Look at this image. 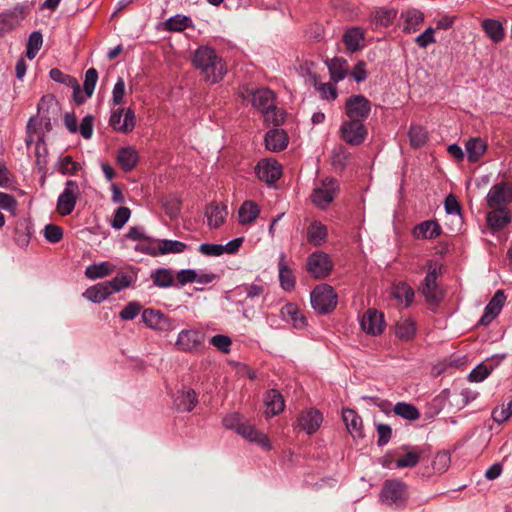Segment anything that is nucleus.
<instances>
[{
    "mask_svg": "<svg viewBox=\"0 0 512 512\" xmlns=\"http://www.w3.org/2000/svg\"><path fill=\"white\" fill-rule=\"evenodd\" d=\"M193 63L201 71L205 80L213 84L221 81L227 72L223 59L208 46H200L195 51Z\"/></svg>",
    "mask_w": 512,
    "mask_h": 512,
    "instance_id": "nucleus-1",
    "label": "nucleus"
},
{
    "mask_svg": "<svg viewBox=\"0 0 512 512\" xmlns=\"http://www.w3.org/2000/svg\"><path fill=\"white\" fill-rule=\"evenodd\" d=\"M380 498L390 507L403 508L408 500L407 485L400 480H387L383 485Z\"/></svg>",
    "mask_w": 512,
    "mask_h": 512,
    "instance_id": "nucleus-2",
    "label": "nucleus"
},
{
    "mask_svg": "<svg viewBox=\"0 0 512 512\" xmlns=\"http://www.w3.org/2000/svg\"><path fill=\"white\" fill-rule=\"evenodd\" d=\"M338 191V181L335 178L327 177L315 186L310 198L317 208L324 210L333 202Z\"/></svg>",
    "mask_w": 512,
    "mask_h": 512,
    "instance_id": "nucleus-3",
    "label": "nucleus"
},
{
    "mask_svg": "<svg viewBox=\"0 0 512 512\" xmlns=\"http://www.w3.org/2000/svg\"><path fill=\"white\" fill-rule=\"evenodd\" d=\"M310 299L312 308L319 314H328L337 305V295L334 289L327 284L314 288Z\"/></svg>",
    "mask_w": 512,
    "mask_h": 512,
    "instance_id": "nucleus-4",
    "label": "nucleus"
},
{
    "mask_svg": "<svg viewBox=\"0 0 512 512\" xmlns=\"http://www.w3.org/2000/svg\"><path fill=\"white\" fill-rule=\"evenodd\" d=\"M341 139L350 146L361 145L367 138L368 130L364 122L346 119L339 129Z\"/></svg>",
    "mask_w": 512,
    "mask_h": 512,
    "instance_id": "nucleus-5",
    "label": "nucleus"
},
{
    "mask_svg": "<svg viewBox=\"0 0 512 512\" xmlns=\"http://www.w3.org/2000/svg\"><path fill=\"white\" fill-rule=\"evenodd\" d=\"M371 101L362 94L351 95L347 98L344 112L347 119L365 122L371 113Z\"/></svg>",
    "mask_w": 512,
    "mask_h": 512,
    "instance_id": "nucleus-6",
    "label": "nucleus"
},
{
    "mask_svg": "<svg viewBox=\"0 0 512 512\" xmlns=\"http://www.w3.org/2000/svg\"><path fill=\"white\" fill-rule=\"evenodd\" d=\"M205 334L197 329H183L179 332L175 343L179 351L194 353L203 349Z\"/></svg>",
    "mask_w": 512,
    "mask_h": 512,
    "instance_id": "nucleus-7",
    "label": "nucleus"
},
{
    "mask_svg": "<svg viewBox=\"0 0 512 512\" xmlns=\"http://www.w3.org/2000/svg\"><path fill=\"white\" fill-rule=\"evenodd\" d=\"M427 266L428 272L422 282L421 292L427 302L438 303L441 297L437 291V278L441 272V269L432 260L428 261Z\"/></svg>",
    "mask_w": 512,
    "mask_h": 512,
    "instance_id": "nucleus-8",
    "label": "nucleus"
},
{
    "mask_svg": "<svg viewBox=\"0 0 512 512\" xmlns=\"http://www.w3.org/2000/svg\"><path fill=\"white\" fill-rule=\"evenodd\" d=\"M79 193L78 183L73 180H67L65 188L57 200V211L60 215L67 216L73 212Z\"/></svg>",
    "mask_w": 512,
    "mask_h": 512,
    "instance_id": "nucleus-9",
    "label": "nucleus"
},
{
    "mask_svg": "<svg viewBox=\"0 0 512 512\" xmlns=\"http://www.w3.org/2000/svg\"><path fill=\"white\" fill-rule=\"evenodd\" d=\"M333 268V263L328 254L323 251H316L307 259V271L314 278H325Z\"/></svg>",
    "mask_w": 512,
    "mask_h": 512,
    "instance_id": "nucleus-10",
    "label": "nucleus"
},
{
    "mask_svg": "<svg viewBox=\"0 0 512 512\" xmlns=\"http://www.w3.org/2000/svg\"><path fill=\"white\" fill-rule=\"evenodd\" d=\"M486 201L490 208L505 207L512 203V185L506 181L494 184L487 194Z\"/></svg>",
    "mask_w": 512,
    "mask_h": 512,
    "instance_id": "nucleus-11",
    "label": "nucleus"
},
{
    "mask_svg": "<svg viewBox=\"0 0 512 512\" xmlns=\"http://www.w3.org/2000/svg\"><path fill=\"white\" fill-rule=\"evenodd\" d=\"M109 125L118 132L129 133L136 125L135 113L131 108L113 110L109 119Z\"/></svg>",
    "mask_w": 512,
    "mask_h": 512,
    "instance_id": "nucleus-12",
    "label": "nucleus"
},
{
    "mask_svg": "<svg viewBox=\"0 0 512 512\" xmlns=\"http://www.w3.org/2000/svg\"><path fill=\"white\" fill-rule=\"evenodd\" d=\"M29 12L30 6L27 3H18L0 13V23L5 29L13 30L21 24Z\"/></svg>",
    "mask_w": 512,
    "mask_h": 512,
    "instance_id": "nucleus-13",
    "label": "nucleus"
},
{
    "mask_svg": "<svg viewBox=\"0 0 512 512\" xmlns=\"http://www.w3.org/2000/svg\"><path fill=\"white\" fill-rule=\"evenodd\" d=\"M360 326L367 334L380 335L385 328L383 313L376 309H368L360 320Z\"/></svg>",
    "mask_w": 512,
    "mask_h": 512,
    "instance_id": "nucleus-14",
    "label": "nucleus"
},
{
    "mask_svg": "<svg viewBox=\"0 0 512 512\" xmlns=\"http://www.w3.org/2000/svg\"><path fill=\"white\" fill-rule=\"evenodd\" d=\"M142 321L150 329L165 332L172 329L171 319L159 310L147 308L142 311Z\"/></svg>",
    "mask_w": 512,
    "mask_h": 512,
    "instance_id": "nucleus-15",
    "label": "nucleus"
},
{
    "mask_svg": "<svg viewBox=\"0 0 512 512\" xmlns=\"http://www.w3.org/2000/svg\"><path fill=\"white\" fill-rule=\"evenodd\" d=\"M323 422L322 413L314 408L302 411L297 419L298 426L308 435L314 434Z\"/></svg>",
    "mask_w": 512,
    "mask_h": 512,
    "instance_id": "nucleus-16",
    "label": "nucleus"
},
{
    "mask_svg": "<svg viewBox=\"0 0 512 512\" xmlns=\"http://www.w3.org/2000/svg\"><path fill=\"white\" fill-rule=\"evenodd\" d=\"M257 177L268 184L275 183L282 174V167L277 161L262 160L256 168Z\"/></svg>",
    "mask_w": 512,
    "mask_h": 512,
    "instance_id": "nucleus-17",
    "label": "nucleus"
},
{
    "mask_svg": "<svg viewBox=\"0 0 512 512\" xmlns=\"http://www.w3.org/2000/svg\"><path fill=\"white\" fill-rule=\"evenodd\" d=\"M506 301V296L503 290H498L488 302L484 309V313L480 318V324L489 325L501 312L503 305Z\"/></svg>",
    "mask_w": 512,
    "mask_h": 512,
    "instance_id": "nucleus-18",
    "label": "nucleus"
},
{
    "mask_svg": "<svg viewBox=\"0 0 512 512\" xmlns=\"http://www.w3.org/2000/svg\"><path fill=\"white\" fill-rule=\"evenodd\" d=\"M342 419L348 432L354 439L364 438L362 418L354 409L343 408Z\"/></svg>",
    "mask_w": 512,
    "mask_h": 512,
    "instance_id": "nucleus-19",
    "label": "nucleus"
},
{
    "mask_svg": "<svg viewBox=\"0 0 512 512\" xmlns=\"http://www.w3.org/2000/svg\"><path fill=\"white\" fill-rule=\"evenodd\" d=\"M511 220V212L506 207H494L487 213V225L493 232L505 228Z\"/></svg>",
    "mask_w": 512,
    "mask_h": 512,
    "instance_id": "nucleus-20",
    "label": "nucleus"
},
{
    "mask_svg": "<svg viewBox=\"0 0 512 512\" xmlns=\"http://www.w3.org/2000/svg\"><path fill=\"white\" fill-rule=\"evenodd\" d=\"M228 211L225 205L215 202L208 204L205 208V217L207 218V225L211 229H217L222 226L227 218Z\"/></svg>",
    "mask_w": 512,
    "mask_h": 512,
    "instance_id": "nucleus-21",
    "label": "nucleus"
},
{
    "mask_svg": "<svg viewBox=\"0 0 512 512\" xmlns=\"http://www.w3.org/2000/svg\"><path fill=\"white\" fill-rule=\"evenodd\" d=\"M275 100L274 92L268 88L257 89L251 94L252 105L262 114L274 107Z\"/></svg>",
    "mask_w": 512,
    "mask_h": 512,
    "instance_id": "nucleus-22",
    "label": "nucleus"
},
{
    "mask_svg": "<svg viewBox=\"0 0 512 512\" xmlns=\"http://www.w3.org/2000/svg\"><path fill=\"white\" fill-rule=\"evenodd\" d=\"M278 272L280 286L282 289L288 292L292 291L296 285V278L294 276L293 270L288 266L286 262V255L284 252H281L279 255Z\"/></svg>",
    "mask_w": 512,
    "mask_h": 512,
    "instance_id": "nucleus-23",
    "label": "nucleus"
},
{
    "mask_svg": "<svg viewBox=\"0 0 512 512\" xmlns=\"http://www.w3.org/2000/svg\"><path fill=\"white\" fill-rule=\"evenodd\" d=\"M442 233V228L438 222L434 220H426L417 224L412 234L414 238L420 239H435Z\"/></svg>",
    "mask_w": 512,
    "mask_h": 512,
    "instance_id": "nucleus-24",
    "label": "nucleus"
},
{
    "mask_svg": "<svg viewBox=\"0 0 512 512\" xmlns=\"http://www.w3.org/2000/svg\"><path fill=\"white\" fill-rule=\"evenodd\" d=\"M237 433L250 442L257 443L266 450L271 449L270 440L267 435L255 429L253 425L246 421L242 424Z\"/></svg>",
    "mask_w": 512,
    "mask_h": 512,
    "instance_id": "nucleus-25",
    "label": "nucleus"
},
{
    "mask_svg": "<svg viewBox=\"0 0 512 512\" xmlns=\"http://www.w3.org/2000/svg\"><path fill=\"white\" fill-rule=\"evenodd\" d=\"M401 19H403V32L414 33L420 29L424 14L416 8H410L401 13Z\"/></svg>",
    "mask_w": 512,
    "mask_h": 512,
    "instance_id": "nucleus-26",
    "label": "nucleus"
},
{
    "mask_svg": "<svg viewBox=\"0 0 512 512\" xmlns=\"http://www.w3.org/2000/svg\"><path fill=\"white\" fill-rule=\"evenodd\" d=\"M280 317L286 322H291L297 329H302L307 324L305 316L301 314L295 303L285 304L280 310Z\"/></svg>",
    "mask_w": 512,
    "mask_h": 512,
    "instance_id": "nucleus-27",
    "label": "nucleus"
},
{
    "mask_svg": "<svg viewBox=\"0 0 512 512\" xmlns=\"http://www.w3.org/2000/svg\"><path fill=\"white\" fill-rule=\"evenodd\" d=\"M266 148L273 152L284 150L288 145V136L283 129L269 130L265 135Z\"/></svg>",
    "mask_w": 512,
    "mask_h": 512,
    "instance_id": "nucleus-28",
    "label": "nucleus"
},
{
    "mask_svg": "<svg viewBox=\"0 0 512 512\" xmlns=\"http://www.w3.org/2000/svg\"><path fill=\"white\" fill-rule=\"evenodd\" d=\"M405 453L396 460V468H413L415 467L424 452V449L418 446H403Z\"/></svg>",
    "mask_w": 512,
    "mask_h": 512,
    "instance_id": "nucleus-29",
    "label": "nucleus"
},
{
    "mask_svg": "<svg viewBox=\"0 0 512 512\" xmlns=\"http://www.w3.org/2000/svg\"><path fill=\"white\" fill-rule=\"evenodd\" d=\"M328 237L327 227L320 221L314 220L307 227L306 238L309 244L318 247L326 242Z\"/></svg>",
    "mask_w": 512,
    "mask_h": 512,
    "instance_id": "nucleus-30",
    "label": "nucleus"
},
{
    "mask_svg": "<svg viewBox=\"0 0 512 512\" xmlns=\"http://www.w3.org/2000/svg\"><path fill=\"white\" fill-rule=\"evenodd\" d=\"M259 205L252 201H244L238 210V221L241 225H249L255 222L260 215Z\"/></svg>",
    "mask_w": 512,
    "mask_h": 512,
    "instance_id": "nucleus-31",
    "label": "nucleus"
},
{
    "mask_svg": "<svg viewBox=\"0 0 512 512\" xmlns=\"http://www.w3.org/2000/svg\"><path fill=\"white\" fill-rule=\"evenodd\" d=\"M330 79L338 83L346 78L349 72V64L344 58L335 57L326 61Z\"/></svg>",
    "mask_w": 512,
    "mask_h": 512,
    "instance_id": "nucleus-32",
    "label": "nucleus"
},
{
    "mask_svg": "<svg viewBox=\"0 0 512 512\" xmlns=\"http://www.w3.org/2000/svg\"><path fill=\"white\" fill-rule=\"evenodd\" d=\"M198 403V395L193 389L182 390L174 396V404L180 411L190 412Z\"/></svg>",
    "mask_w": 512,
    "mask_h": 512,
    "instance_id": "nucleus-33",
    "label": "nucleus"
},
{
    "mask_svg": "<svg viewBox=\"0 0 512 512\" xmlns=\"http://www.w3.org/2000/svg\"><path fill=\"white\" fill-rule=\"evenodd\" d=\"M465 149L468 161L475 163L485 154L487 143L480 137L470 138L465 144Z\"/></svg>",
    "mask_w": 512,
    "mask_h": 512,
    "instance_id": "nucleus-34",
    "label": "nucleus"
},
{
    "mask_svg": "<svg viewBox=\"0 0 512 512\" xmlns=\"http://www.w3.org/2000/svg\"><path fill=\"white\" fill-rule=\"evenodd\" d=\"M265 413L268 416H275L283 411L285 404L282 395L275 389L269 390L265 395Z\"/></svg>",
    "mask_w": 512,
    "mask_h": 512,
    "instance_id": "nucleus-35",
    "label": "nucleus"
},
{
    "mask_svg": "<svg viewBox=\"0 0 512 512\" xmlns=\"http://www.w3.org/2000/svg\"><path fill=\"white\" fill-rule=\"evenodd\" d=\"M138 160V153L136 149L131 146L121 148L117 155V163L126 172L134 169Z\"/></svg>",
    "mask_w": 512,
    "mask_h": 512,
    "instance_id": "nucleus-36",
    "label": "nucleus"
},
{
    "mask_svg": "<svg viewBox=\"0 0 512 512\" xmlns=\"http://www.w3.org/2000/svg\"><path fill=\"white\" fill-rule=\"evenodd\" d=\"M397 16V10L394 8L381 7L371 15V23L375 29L379 27H388Z\"/></svg>",
    "mask_w": 512,
    "mask_h": 512,
    "instance_id": "nucleus-37",
    "label": "nucleus"
},
{
    "mask_svg": "<svg viewBox=\"0 0 512 512\" xmlns=\"http://www.w3.org/2000/svg\"><path fill=\"white\" fill-rule=\"evenodd\" d=\"M481 26L487 37L494 43H499L504 39L505 30L500 21L490 18L484 19Z\"/></svg>",
    "mask_w": 512,
    "mask_h": 512,
    "instance_id": "nucleus-38",
    "label": "nucleus"
},
{
    "mask_svg": "<svg viewBox=\"0 0 512 512\" xmlns=\"http://www.w3.org/2000/svg\"><path fill=\"white\" fill-rule=\"evenodd\" d=\"M115 270V265L109 261L94 263L86 267L85 276L90 280L104 278Z\"/></svg>",
    "mask_w": 512,
    "mask_h": 512,
    "instance_id": "nucleus-39",
    "label": "nucleus"
},
{
    "mask_svg": "<svg viewBox=\"0 0 512 512\" xmlns=\"http://www.w3.org/2000/svg\"><path fill=\"white\" fill-rule=\"evenodd\" d=\"M110 295L111 293L107 288L105 282H100L93 286H90L83 293V297L93 303H101Z\"/></svg>",
    "mask_w": 512,
    "mask_h": 512,
    "instance_id": "nucleus-40",
    "label": "nucleus"
},
{
    "mask_svg": "<svg viewBox=\"0 0 512 512\" xmlns=\"http://www.w3.org/2000/svg\"><path fill=\"white\" fill-rule=\"evenodd\" d=\"M363 40L364 32L358 27L348 29L343 35V42L350 52L358 51L361 48Z\"/></svg>",
    "mask_w": 512,
    "mask_h": 512,
    "instance_id": "nucleus-41",
    "label": "nucleus"
},
{
    "mask_svg": "<svg viewBox=\"0 0 512 512\" xmlns=\"http://www.w3.org/2000/svg\"><path fill=\"white\" fill-rule=\"evenodd\" d=\"M187 245L178 240H157V252L159 255L179 254L186 250Z\"/></svg>",
    "mask_w": 512,
    "mask_h": 512,
    "instance_id": "nucleus-42",
    "label": "nucleus"
},
{
    "mask_svg": "<svg viewBox=\"0 0 512 512\" xmlns=\"http://www.w3.org/2000/svg\"><path fill=\"white\" fill-rule=\"evenodd\" d=\"M151 279L159 288H169L174 285V274L171 269L158 268L151 273Z\"/></svg>",
    "mask_w": 512,
    "mask_h": 512,
    "instance_id": "nucleus-43",
    "label": "nucleus"
},
{
    "mask_svg": "<svg viewBox=\"0 0 512 512\" xmlns=\"http://www.w3.org/2000/svg\"><path fill=\"white\" fill-rule=\"evenodd\" d=\"M393 297L400 303L408 307L414 300L413 289L405 282H400L393 287Z\"/></svg>",
    "mask_w": 512,
    "mask_h": 512,
    "instance_id": "nucleus-44",
    "label": "nucleus"
},
{
    "mask_svg": "<svg viewBox=\"0 0 512 512\" xmlns=\"http://www.w3.org/2000/svg\"><path fill=\"white\" fill-rule=\"evenodd\" d=\"M133 281L134 277L132 275L119 273L113 279L104 282L112 295L113 293L120 292L129 287Z\"/></svg>",
    "mask_w": 512,
    "mask_h": 512,
    "instance_id": "nucleus-45",
    "label": "nucleus"
},
{
    "mask_svg": "<svg viewBox=\"0 0 512 512\" xmlns=\"http://www.w3.org/2000/svg\"><path fill=\"white\" fill-rule=\"evenodd\" d=\"M393 412L402 417L403 419L414 421L420 417V412L417 407L411 403L398 402L393 408Z\"/></svg>",
    "mask_w": 512,
    "mask_h": 512,
    "instance_id": "nucleus-46",
    "label": "nucleus"
},
{
    "mask_svg": "<svg viewBox=\"0 0 512 512\" xmlns=\"http://www.w3.org/2000/svg\"><path fill=\"white\" fill-rule=\"evenodd\" d=\"M410 144L414 148H419L425 145L428 140L427 131L419 125H412L408 132Z\"/></svg>",
    "mask_w": 512,
    "mask_h": 512,
    "instance_id": "nucleus-47",
    "label": "nucleus"
},
{
    "mask_svg": "<svg viewBox=\"0 0 512 512\" xmlns=\"http://www.w3.org/2000/svg\"><path fill=\"white\" fill-rule=\"evenodd\" d=\"M234 293L237 296L245 295L246 299L253 300L262 296L264 287L257 284H242L234 289Z\"/></svg>",
    "mask_w": 512,
    "mask_h": 512,
    "instance_id": "nucleus-48",
    "label": "nucleus"
},
{
    "mask_svg": "<svg viewBox=\"0 0 512 512\" xmlns=\"http://www.w3.org/2000/svg\"><path fill=\"white\" fill-rule=\"evenodd\" d=\"M416 333L415 323L411 319H404L396 324V335L402 340H410Z\"/></svg>",
    "mask_w": 512,
    "mask_h": 512,
    "instance_id": "nucleus-49",
    "label": "nucleus"
},
{
    "mask_svg": "<svg viewBox=\"0 0 512 512\" xmlns=\"http://www.w3.org/2000/svg\"><path fill=\"white\" fill-rule=\"evenodd\" d=\"M43 44V36L40 31H33L28 38L26 56L32 60L36 57Z\"/></svg>",
    "mask_w": 512,
    "mask_h": 512,
    "instance_id": "nucleus-50",
    "label": "nucleus"
},
{
    "mask_svg": "<svg viewBox=\"0 0 512 512\" xmlns=\"http://www.w3.org/2000/svg\"><path fill=\"white\" fill-rule=\"evenodd\" d=\"M191 24V19L184 15H174L166 20V28L169 31H183Z\"/></svg>",
    "mask_w": 512,
    "mask_h": 512,
    "instance_id": "nucleus-51",
    "label": "nucleus"
},
{
    "mask_svg": "<svg viewBox=\"0 0 512 512\" xmlns=\"http://www.w3.org/2000/svg\"><path fill=\"white\" fill-rule=\"evenodd\" d=\"M130 216L131 210L128 207L121 206L117 208L113 214L111 226L116 230L122 229L124 225L129 221Z\"/></svg>",
    "mask_w": 512,
    "mask_h": 512,
    "instance_id": "nucleus-52",
    "label": "nucleus"
},
{
    "mask_svg": "<svg viewBox=\"0 0 512 512\" xmlns=\"http://www.w3.org/2000/svg\"><path fill=\"white\" fill-rule=\"evenodd\" d=\"M264 120L268 124H272L275 127H278L284 123L285 120V112L283 109L276 107L274 104L273 108H269L263 114Z\"/></svg>",
    "mask_w": 512,
    "mask_h": 512,
    "instance_id": "nucleus-53",
    "label": "nucleus"
},
{
    "mask_svg": "<svg viewBox=\"0 0 512 512\" xmlns=\"http://www.w3.org/2000/svg\"><path fill=\"white\" fill-rule=\"evenodd\" d=\"M142 308L143 307L140 302L130 301L119 312V317L121 320H124V321L133 320L139 315Z\"/></svg>",
    "mask_w": 512,
    "mask_h": 512,
    "instance_id": "nucleus-54",
    "label": "nucleus"
},
{
    "mask_svg": "<svg viewBox=\"0 0 512 512\" xmlns=\"http://www.w3.org/2000/svg\"><path fill=\"white\" fill-rule=\"evenodd\" d=\"M32 231L28 225L18 226L15 230L14 241L20 248H26L31 239Z\"/></svg>",
    "mask_w": 512,
    "mask_h": 512,
    "instance_id": "nucleus-55",
    "label": "nucleus"
},
{
    "mask_svg": "<svg viewBox=\"0 0 512 512\" xmlns=\"http://www.w3.org/2000/svg\"><path fill=\"white\" fill-rule=\"evenodd\" d=\"M97 80V70L95 68H89L85 73V79L83 84V90L86 94V97H91L93 95Z\"/></svg>",
    "mask_w": 512,
    "mask_h": 512,
    "instance_id": "nucleus-56",
    "label": "nucleus"
},
{
    "mask_svg": "<svg viewBox=\"0 0 512 512\" xmlns=\"http://www.w3.org/2000/svg\"><path fill=\"white\" fill-rule=\"evenodd\" d=\"M315 88L328 101H334L338 96L337 87L333 83H315Z\"/></svg>",
    "mask_w": 512,
    "mask_h": 512,
    "instance_id": "nucleus-57",
    "label": "nucleus"
},
{
    "mask_svg": "<svg viewBox=\"0 0 512 512\" xmlns=\"http://www.w3.org/2000/svg\"><path fill=\"white\" fill-rule=\"evenodd\" d=\"M80 169V164L74 161L73 158L69 155L63 157L60 160L59 171L64 175H75Z\"/></svg>",
    "mask_w": 512,
    "mask_h": 512,
    "instance_id": "nucleus-58",
    "label": "nucleus"
},
{
    "mask_svg": "<svg viewBox=\"0 0 512 512\" xmlns=\"http://www.w3.org/2000/svg\"><path fill=\"white\" fill-rule=\"evenodd\" d=\"M50 78L60 84H64L68 87H72L76 85L77 79L73 76L63 73L58 68H52L49 72Z\"/></svg>",
    "mask_w": 512,
    "mask_h": 512,
    "instance_id": "nucleus-59",
    "label": "nucleus"
},
{
    "mask_svg": "<svg viewBox=\"0 0 512 512\" xmlns=\"http://www.w3.org/2000/svg\"><path fill=\"white\" fill-rule=\"evenodd\" d=\"M44 237L50 243H58L63 237V230L55 224H48L44 228Z\"/></svg>",
    "mask_w": 512,
    "mask_h": 512,
    "instance_id": "nucleus-60",
    "label": "nucleus"
},
{
    "mask_svg": "<svg viewBox=\"0 0 512 512\" xmlns=\"http://www.w3.org/2000/svg\"><path fill=\"white\" fill-rule=\"evenodd\" d=\"M210 343L222 353H229L232 341L226 335L217 334L211 338Z\"/></svg>",
    "mask_w": 512,
    "mask_h": 512,
    "instance_id": "nucleus-61",
    "label": "nucleus"
},
{
    "mask_svg": "<svg viewBox=\"0 0 512 512\" xmlns=\"http://www.w3.org/2000/svg\"><path fill=\"white\" fill-rule=\"evenodd\" d=\"M124 95H125V82L124 79L119 77L114 84L112 90V102L114 105H121L124 103Z\"/></svg>",
    "mask_w": 512,
    "mask_h": 512,
    "instance_id": "nucleus-62",
    "label": "nucleus"
},
{
    "mask_svg": "<svg viewBox=\"0 0 512 512\" xmlns=\"http://www.w3.org/2000/svg\"><path fill=\"white\" fill-rule=\"evenodd\" d=\"M17 200L16 198L8 193L0 192V209L6 210L15 214L17 209Z\"/></svg>",
    "mask_w": 512,
    "mask_h": 512,
    "instance_id": "nucleus-63",
    "label": "nucleus"
},
{
    "mask_svg": "<svg viewBox=\"0 0 512 512\" xmlns=\"http://www.w3.org/2000/svg\"><path fill=\"white\" fill-rule=\"evenodd\" d=\"M491 370L484 364L477 365L468 375L471 382H481L486 379Z\"/></svg>",
    "mask_w": 512,
    "mask_h": 512,
    "instance_id": "nucleus-64",
    "label": "nucleus"
}]
</instances>
